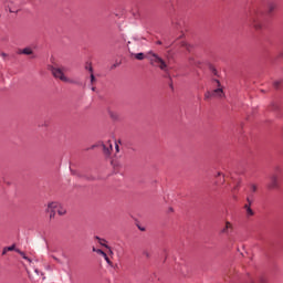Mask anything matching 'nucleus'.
I'll list each match as a JSON object with an SVG mask.
<instances>
[{"instance_id":"f257e3e1","label":"nucleus","mask_w":283,"mask_h":283,"mask_svg":"<svg viewBox=\"0 0 283 283\" xmlns=\"http://www.w3.org/2000/svg\"><path fill=\"white\" fill-rule=\"evenodd\" d=\"M147 59H149L150 65L161 69L163 72H167V63H165V60L158 56V54L149 51L147 53Z\"/></svg>"},{"instance_id":"f03ea898","label":"nucleus","mask_w":283,"mask_h":283,"mask_svg":"<svg viewBox=\"0 0 283 283\" xmlns=\"http://www.w3.org/2000/svg\"><path fill=\"white\" fill-rule=\"evenodd\" d=\"M51 73L53 74L54 78H59V81H62L63 83H72V80L65 76V69L51 66Z\"/></svg>"},{"instance_id":"7ed1b4c3","label":"nucleus","mask_w":283,"mask_h":283,"mask_svg":"<svg viewBox=\"0 0 283 283\" xmlns=\"http://www.w3.org/2000/svg\"><path fill=\"white\" fill-rule=\"evenodd\" d=\"M212 83L217 87L212 91L214 98H224V90L222 84H220V80H212Z\"/></svg>"},{"instance_id":"20e7f679","label":"nucleus","mask_w":283,"mask_h":283,"mask_svg":"<svg viewBox=\"0 0 283 283\" xmlns=\"http://www.w3.org/2000/svg\"><path fill=\"white\" fill-rule=\"evenodd\" d=\"M252 205H253V196H249L247 198V203L244 205V209L248 218H251V216H254L253 209H251Z\"/></svg>"},{"instance_id":"39448f33","label":"nucleus","mask_w":283,"mask_h":283,"mask_svg":"<svg viewBox=\"0 0 283 283\" xmlns=\"http://www.w3.org/2000/svg\"><path fill=\"white\" fill-rule=\"evenodd\" d=\"M50 209H56L59 216H65V213H67V210L65 208H63V206H61V203H59V202H51Z\"/></svg>"},{"instance_id":"423d86ee","label":"nucleus","mask_w":283,"mask_h":283,"mask_svg":"<svg viewBox=\"0 0 283 283\" xmlns=\"http://www.w3.org/2000/svg\"><path fill=\"white\" fill-rule=\"evenodd\" d=\"M277 175H272L270 177V182L268 184V189H277L280 187Z\"/></svg>"},{"instance_id":"0eeeda50","label":"nucleus","mask_w":283,"mask_h":283,"mask_svg":"<svg viewBox=\"0 0 283 283\" xmlns=\"http://www.w3.org/2000/svg\"><path fill=\"white\" fill-rule=\"evenodd\" d=\"M102 147L105 156H112V150L114 149L112 140H107L105 144H102Z\"/></svg>"},{"instance_id":"6e6552de","label":"nucleus","mask_w":283,"mask_h":283,"mask_svg":"<svg viewBox=\"0 0 283 283\" xmlns=\"http://www.w3.org/2000/svg\"><path fill=\"white\" fill-rule=\"evenodd\" d=\"M252 27L254 30H262V28H264V24L262 23V19L260 17L253 18Z\"/></svg>"},{"instance_id":"1a4fd4ad","label":"nucleus","mask_w":283,"mask_h":283,"mask_svg":"<svg viewBox=\"0 0 283 283\" xmlns=\"http://www.w3.org/2000/svg\"><path fill=\"white\" fill-rule=\"evenodd\" d=\"M6 8L11 13L19 12V7L13 1L7 0Z\"/></svg>"},{"instance_id":"9d476101","label":"nucleus","mask_w":283,"mask_h":283,"mask_svg":"<svg viewBox=\"0 0 283 283\" xmlns=\"http://www.w3.org/2000/svg\"><path fill=\"white\" fill-rule=\"evenodd\" d=\"M233 232V224L229 221L226 222V226L222 228L221 233L229 235V233Z\"/></svg>"},{"instance_id":"9b49d317","label":"nucleus","mask_w":283,"mask_h":283,"mask_svg":"<svg viewBox=\"0 0 283 283\" xmlns=\"http://www.w3.org/2000/svg\"><path fill=\"white\" fill-rule=\"evenodd\" d=\"M95 240H98L101 247H105V249H109V253H114V252L112 251V249L109 248V245L105 244V242H107V240L102 239V238H99V237H95Z\"/></svg>"},{"instance_id":"f8f14e48","label":"nucleus","mask_w":283,"mask_h":283,"mask_svg":"<svg viewBox=\"0 0 283 283\" xmlns=\"http://www.w3.org/2000/svg\"><path fill=\"white\" fill-rule=\"evenodd\" d=\"M57 212V209H52L50 208V203L48 205L46 213H50V218H54V216H56Z\"/></svg>"},{"instance_id":"ddd939ff","label":"nucleus","mask_w":283,"mask_h":283,"mask_svg":"<svg viewBox=\"0 0 283 283\" xmlns=\"http://www.w3.org/2000/svg\"><path fill=\"white\" fill-rule=\"evenodd\" d=\"M17 253H19L21 255V258H23V260H27V262H32V260L30 258H28V255H25V252L17 249L15 250Z\"/></svg>"},{"instance_id":"4468645a","label":"nucleus","mask_w":283,"mask_h":283,"mask_svg":"<svg viewBox=\"0 0 283 283\" xmlns=\"http://www.w3.org/2000/svg\"><path fill=\"white\" fill-rule=\"evenodd\" d=\"M8 251H17L15 245L12 244L11 247L3 248L2 255H6V253H8Z\"/></svg>"},{"instance_id":"2eb2a0df","label":"nucleus","mask_w":283,"mask_h":283,"mask_svg":"<svg viewBox=\"0 0 283 283\" xmlns=\"http://www.w3.org/2000/svg\"><path fill=\"white\" fill-rule=\"evenodd\" d=\"M18 54H27V55H30L32 54V49L31 48H25V49H22L18 52Z\"/></svg>"},{"instance_id":"dca6fc26","label":"nucleus","mask_w":283,"mask_h":283,"mask_svg":"<svg viewBox=\"0 0 283 283\" xmlns=\"http://www.w3.org/2000/svg\"><path fill=\"white\" fill-rule=\"evenodd\" d=\"M276 8H277V3H275V2H270L268 4L269 12H273V10H275Z\"/></svg>"},{"instance_id":"f3484780","label":"nucleus","mask_w":283,"mask_h":283,"mask_svg":"<svg viewBox=\"0 0 283 283\" xmlns=\"http://www.w3.org/2000/svg\"><path fill=\"white\" fill-rule=\"evenodd\" d=\"M210 98H214L213 91H208L205 94V101H209Z\"/></svg>"},{"instance_id":"a211bd4d","label":"nucleus","mask_w":283,"mask_h":283,"mask_svg":"<svg viewBox=\"0 0 283 283\" xmlns=\"http://www.w3.org/2000/svg\"><path fill=\"white\" fill-rule=\"evenodd\" d=\"M88 71L91 72V83H93V81H95L96 77H94V69H92V64H90Z\"/></svg>"},{"instance_id":"6ab92c4d","label":"nucleus","mask_w":283,"mask_h":283,"mask_svg":"<svg viewBox=\"0 0 283 283\" xmlns=\"http://www.w3.org/2000/svg\"><path fill=\"white\" fill-rule=\"evenodd\" d=\"M135 59H137V61H143L145 59V53L135 54Z\"/></svg>"},{"instance_id":"aec40b11","label":"nucleus","mask_w":283,"mask_h":283,"mask_svg":"<svg viewBox=\"0 0 283 283\" xmlns=\"http://www.w3.org/2000/svg\"><path fill=\"white\" fill-rule=\"evenodd\" d=\"M104 260L109 266H114V263L112 262V260H109V256H107V254L104 256Z\"/></svg>"},{"instance_id":"412c9836","label":"nucleus","mask_w":283,"mask_h":283,"mask_svg":"<svg viewBox=\"0 0 283 283\" xmlns=\"http://www.w3.org/2000/svg\"><path fill=\"white\" fill-rule=\"evenodd\" d=\"M250 190L252 193H255V191H258V186L255 184L250 185Z\"/></svg>"},{"instance_id":"4be33fe9","label":"nucleus","mask_w":283,"mask_h":283,"mask_svg":"<svg viewBox=\"0 0 283 283\" xmlns=\"http://www.w3.org/2000/svg\"><path fill=\"white\" fill-rule=\"evenodd\" d=\"M97 255H102V258H105L107 255V253H105V251L97 249Z\"/></svg>"},{"instance_id":"5701e85b","label":"nucleus","mask_w":283,"mask_h":283,"mask_svg":"<svg viewBox=\"0 0 283 283\" xmlns=\"http://www.w3.org/2000/svg\"><path fill=\"white\" fill-rule=\"evenodd\" d=\"M282 85V81H275L274 82V87H280Z\"/></svg>"},{"instance_id":"b1692460","label":"nucleus","mask_w":283,"mask_h":283,"mask_svg":"<svg viewBox=\"0 0 283 283\" xmlns=\"http://www.w3.org/2000/svg\"><path fill=\"white\" fill-rule=\"evenodd\" d=\"M239 189H240V182H238V184L233 187L232 191H238Z\"/></svg>"},{"instance_id":"393cba45","label":"nucleus","mask_w":283,"mask_h":283,"mask_svg":"<svg viewBox=\"0 0 283 283\" xmlns=\"http://www.w3.org/2000/svg\"><path fill=\"white\" fill-rule=\"evenodd\" d=\"M115 149H116V154H118V151H120V148L118 147L117 143H115Z\"/></svg>"},{"instance_id":"a878e982","label":"nucleus","mask_w":283,"mask_h":283,"mask_svg":"<svg viewBox=\"0 0 283 283\" xmlns=\"http://www.w3.org/2000/svg\"><path fill=\"white\" fill-rule=\"evenodd\" d=\"M53 259L55 260V262H61V260H59V258L53 256Z\"/></svg>"},{"instance_id":"bb28decb","label":"nucleus","mask_w":283,"mask_h":283,"mask_svg":"<svg viewBox=\"0 0 283 283\" xmlns=\"http://www.w3.org/2000/svg\"><path fill=\"white\" fill-rule=\"evenodd\" d=\"M97 251H98V249L93 248V252H94V253H97Z\"/></svg>"},{"instance_id":"cd10ccee","label":"nucleus","mask_w":283,"mask_h":283,"mask_svg":"<svg viewBox=\"0 0 283 283\" xmlns=\"http://www.w3.org/2000/svg\"><path fill=\"white\" fill-rule=\"evenodd\" d=\"M157 45H163V42H160V41H157Z\"/></svg>"},{"instance_id":"c85d7f7f","label":"nucleus","mask_w":283,"mask_h":283,"mask_svg":"<svg viewBox=\"0 0 283 283\" xmlns=\"http://www.w3.org/2000/svg\"><path fill=\"white\" fill-rule=\"evenodd\" d=\"M145 255H146V258H149V253L148 252H145Z\"/></svg>"},{"instance_id":"c756f323","label":"nucleus","mask_w":283,"mask_h":283,"mask_svg":"<svg viewBox=\"0 0 283 283\" xmlns=\"http://www.w3.org/2000/svg\"><path fill=\"white\" fill-rule=\"evenodd\" d=\"M96 87H92V91L95 92Z\"/></svg>"}]
</instances>
